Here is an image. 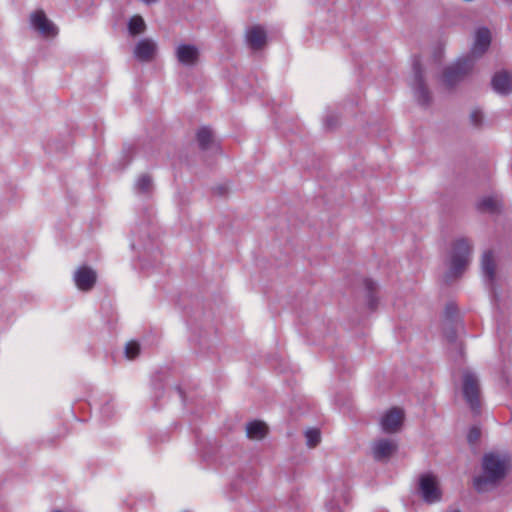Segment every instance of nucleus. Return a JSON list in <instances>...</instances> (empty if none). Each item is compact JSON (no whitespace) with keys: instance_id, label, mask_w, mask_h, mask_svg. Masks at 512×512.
I'll list each match as a JSON object with an SVG mask.
<instances>
[{"instance_id":"16","label":"nucleus","mask_w":512,"mask_h":512,"mask_svg":"<svg viewBox=\"0 0 512 512\" xmlns=\"http://www.w3.org/2000/svg\"><path fill=\"white\" fill-rule=\"evenodd\" d=\"M268 433L267 425L259 420L252 421L248 423L246 427L247 437L253 440H261Z\"/></svg>"},{"instance_id":"1","label":"nucleus","mask_w":512,"mask_h":512,"mask_svg":"<svg viewBox=\"0 0 512 512\" xmlns=\"http://www.w3.org/2000/svg\"><path fill=\"white\" fill-rule=\"evenodd\" d=\"M510 462L506 456L498 454H487L483 458L484 476L474 479V487L477 491L483 492L487 490V486L495 484L505 477L509 469Z\"/></svg>"},{"instance_id":"4","label":"nucleus","mask_w":512,"mask_h":512,"mask_svg":"<svg viewBox=\"0 0 512 512\" xmlns=\"http://www.w3.org/2000/svg\"><path fill=\"white\" fill-rule=\"evenodd\" d=\"M473 68V61L470 57L459 59L454 65L445 69L443 81L447 87H452L463 79Z\"/></svg>"},{"instance_id":"5","label":"nucleus","mask_w":512,"mask_h":512,"mask_svg":"<svg viewBox=\"0 0 512 512\" xmlns=\"http://www.w3.org/2000/svg\"><path fill=\"white\" fill-rule=\"evenodd\" d=\"M419 488L423 499L427 503H435L441 499V490L438 487L436 477L432 474H425L420 477Z\"/></svg>"},{"instance_id":"18","label":"nucleus","mask_w":512,"mask_h":512,"mask_svg":"<svg viewBox=\"0 0 512 512\" xmlns=\"http://www.w3.org/2000/svg\"><path fill=\"white\" fill-rule=\"evenodd\" d=\"M481 265L483 273L492 282L495 276V262L491 251H487L482 255Z\"/></svg>"},{"instance_id":"15","label":"nucleus","mask_w":512,"mask_h":512,"mask_svg":"<svg viewBox=\"0 0 512 512\" xmlns=\"http://www.w3.org/2000/svg\"><path fill=\"white\" fill-rule=\"evenodd\" d=\"M156 45L149 39L141 40L135 47L134 54L141 61H150L155 53Z\"/></svg>"},{"instance_id":"13","label":"nucleus","mask_w":512,"mask_h":512,"mask_svg":"<svg viewBox=\"0 0 512 512\" xmlns=\"http://www.w3.org/2000/svg\"><path fill=\"white\" fill-rule=\"evenodd\" d=\"M266 38V31L260 25H255L246 32L247 43L254 50L261 49L266 44Z\"/></svg>"},{"instance_id":"25","label":"nucleus","mask_w":512,"mask_h":512,"mask_svg":"<svg viewBox=\"0 0 512 512\" xmlns=\"http://www.w3.org/2000/svg\"><path fill=\"white\" fill-rule=\"evenodd\" d=\"M481 436L480 428L472 427L467 435V440L470 444L476 443Z\"/></svg>"},{"instance_id":"2","label":"nucleus","mask_w":512,"mask_h":512,"mask_svg":"<svg viewBox=\"0 0 512 512\" xmlns=\"http://www.w3.org/2000/svg\"><path fill=\"white\" fill-rule=\"evenodd\" d=\"M471 250V245L466 239H459L454 243L447 279L457 278L463 274L470 262Z\"/></svg>"},{"instance_id":"6","label":"nucleus","mask_w":512,"mask_h":512,"mask_svg":"<svg viewBox=\"0 0 512 512\" xmlns=\"http://www.w3.org/2000/svg\"><path fill=\"white\" fill-rule=\"evenodd\" d=\"M96 280V272L88 266H81L74 274L75 284L81 291H90L94 287Z\"/></svg>"},{"instance_id":"23","label":"nucleus","mask_w":512,"mask_h":512,"mask_svg":"<svg viewBox=\"0 0 512 512\" xmlns=\"http://www.w3.org/2000/svg\"><path fill=\"white\" fill-rule=\"evenodd\" d=\"M140 352V346L136 341H130L126 344L125 355L128 359H134Z\"/></svg>"},{"instance_id":"22","label":"nucleus","mask_w":512,"mask_h":512,"mask_svg":"<svg viewBox=\"0 0 512 512\" xmlns=\"http://www.w3.org/2000/svg\"><path fill=\"white\" fill-rule=\"evenodd\" d=\"M364 286H365V289L368 293V304H369V307L373 310L376 308V300L374 299L373 297V292L376 290V284L370 280V279H365L364 280Z\"/></svg>"},{"instance_id":"17","label":"nucleus","mask_w":512,"mask_h":512,"mask_svg":"<svg viewBox=\"0 0 512 512\" xmlns=\"http://www.w3.org/2000/svg\"><path fill=\"white\" fill-rule=\"evenodd\" d=\"M197 141L202 150H207L214 145V136L210 128L202 127L197 132Z\"/></svg>"},{"instance_id":"26","label":"nucleus","mask_w":512,"mask_h":512,"mask_svg":"<svg viewBox=\"0 0 512 512\" xmlns=\"http://www.w3.org/2000/svg\"><path fill=\"white\" fill-rule=\"evenodd\" d=\"M470 119L473 125L479 126L482 122V113L480 110H473L470 114Z\"/></svg>"},{"instance_id":"12","label":"nucleus","mask_w":512,"mask_h":512,"mask_svg":"<svg viewBox=\"0 0 512 512\" xmlns=\"http://www.w3.org/2000/svg\"><path fill=\"white\" fill-rule=\"evenodd\" d=\"M413 70L415 74V81L417 84V87L415 89V93L417 95L418 101L422 105H426L430 101L429 91L427 90L426 86L424 85L423 78H422V68L420 61H415L413 65Z\"/></svg>"},{"instance_id":"21","label":"nucleus","mask_w":512,"mask_h":512,"mask_svg":"<svg viewBox=\"0 0 512 512\" xmlns=\"http://www.w3.org/2000/svg\"><path fill=\"white\" fill-rule=\"evenodd\" d=\"M305 437H306V440H307V445L310 448H314L320 442V439H321L320 431L318 429H315V428L308 429L306 431V433H305Z\"/></svg>"},{"instance_id":"3","label":"nucleus","mask_w":512,"mask_h":512,"mask_svg":"<svg viewBox=\"0 0 512 512\" xmlns=\"http://www.w3.org/2000/svg\"><path fill=\"white\" fill-rule=\"evenodd\" d=\"M463 396L470 406V408L479 412L480 409V385L479 380L475 374L466 371L463 374V384H462Z\"/></svg>"},{"instance_id":"24","label":"nucleus","mask_w":512,"mask_h":512,"mask_svg":"<svg viewBox=\"0 0 512 512\" xmlns=\"http://www.w3.org/2000/svg\"><path fill=\"white\" fill-rule=\"evenodd\" d=\"M152 187V179L148 175H142L137 181V188L141 192H148Z\"/></svg>"},{"instance_id":"9","label":"nucleus","mask_w":512,"mask_h":512,"mask_svg":"<svg viewBox=\"0 0 512 512\" xmlns=\"http://www.w3.org/2000/svg\"><path fill=\"white\" fill-rule=\"evenodd\" d=\"M199 50L195 45L181 44L176 49V57L184 66H194L199 60Z\"/></svg>"},{"instance_id":"14","label":"nucleus","mask_w":512,"mask_h":512,"mask_svg":"<svg viewBox=\"0 0 512 512\" xmlns=\"http://www.w3.org/2000/svg\"><path fill=\"white\" fill-rule=\"evenodd\" d=\"M493 89L503 95L512 92V76L506 71L498 72L492 78Z\"/></svg>"},{"instance_id":"8","label":"nucleus","mask_w":512,"mask_h":512,"mask_svg":"<svg viewBox=\"0 0 512 512\" xmlns=\"http://www.w3.org/2000/svg\"><path fill=\"white\" fill-rule=\"evenodd\" d=\"M32 26L43 36H55L57 30L55 26L47 19L42 10H38L31 15Z\"/></svg>"},{"instance_id":"20","label":"nucleus","mask_w":512,"mask_h":512,"mask_svg":"<svg viewBox=\"0 0 512 512\" xmlns=\"http://www.w3.org/2000/svg\"><path fill=\"white\" fill-rule=\"evenodd\" d=\"M129 32L132 35L140 34L145 29V23L141 16H133L129 21Z\"/></svg>"},{"instance_id":"28","label":"nucleus","mask_w":512,"mask_h":512,"mask_svg":"<svg viewBox=\"0 0 512 512\" xmlns=\"http://www.w3.org/2000/svg\"><path fill=\"white\" fill-rule=\"evenodd\" d=\"M142 1L145 2L146 4H150V3L156 2L157 0H142Z\"/></svg>"},{"instance_id":"10","label":"nucleus","mask_w":512,"mask_h":512,"mask_svg":"<svg viewBox=\"0 0 512 512\" xmlns=\"http://www.w3.org/2000/svg\"><path fill=\"white\" fill-rule=\"evenodd\" d=\"M491 44V33L487 28H479L475 34V41L472 47L474 56L483 55Z\"/></svg>"},{"instance_id":"27","label":"nucleus","mask_w":512,"mask_h":512,"mask_svg":"<svg viewBox=\"0 0 512 512\" xmlns=\"http://www.w3.org/2000/svg\"><path fill=\"white\" fill-rule=\"evenodd\" d=\"M456 313V306L454 304H448L446 306V314H447V317H452L454 314Z\"/></svg>"},{"instance_id":"7","label":"nucleus","mask_w":512,"mask_h":512,"mask_svg":"<svg viewBox=\"0 0 512 512\" xmlns=\"http://www.w3.org/2000/svg\"><path fill=\"white\" fill-rule=\"evenodd\" d=\"M404 419V412L400 408L390 409L381 419V426L386 433L397 432Z\"/></svg>"},{"instance_id":"19","label":"nucleus","mask_w":512,"mask_h":512,"mask_svg":"<svg viewBox=\"0 0 512 512\" xmlns=\"http://www.w3.org/2000/svg\"><path fill=\"white\" fill-rule=\"evenodd\" d=\"M499 208V201L494 197H486L478 203V209L483 212H496Z\"/></svg>"},{"instance_id":"29","label":"nucleus","mask_w":512,"mask_h":512,"mask_svg":"<svg viewBox=\"0 0 512 512\" xmlns=\"http://www.w3.org/2000/svg\"><path fill=\"white\" fill-rule=\"evenodd\" d=\"M452 512H459V511L455 510V511H452Z\"/></svg>"},{"instance_id":"11","label":"nucleus","mask_w":512,"mask_h":512,"mask_svg":"<svg viewBox=\"0 0 512 512\" xmlns=\"http://www.w3.org/2000/svg\"><path fill=\"white\" fill-rule=\"evenodd\" d=\"M397 449V444L393 440L381 439L374 442L372 450L376 460L389 458Z\"/></svg>"}]
</instances>
